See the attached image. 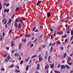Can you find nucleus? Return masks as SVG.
<instances>
[{"mask_svg":"<svg viewBox=\"0 0 73 73\" xmlns=\"http://www.w3.org/2000/svg\"><path fill=\"white\" fill-rule=\"evenodd\" d=\"M50 11H49L48 13H47V17H48V18L50 17V15H51L50 14Z\"/></svg>","mask_w":73,"mask_h":73,"instance_id":"obj_1","label":"nucleus"},{"mask_svg":"<svg viewBox=\"0 0 73 73\" xmlns=\"http://www.w3.org/2000/svg\"><path fill=\"white\" fill-rule=\"evenodd\" d=\"M14 26L15 27V28H16V29L18 28V25H17V23H15Z\"/></svg>","mask_w":73,"mask_h":73,"instance_id":"obj_2","label":"nucleus"},{"mask_svg":"<svg viewBox=\"0 0 73 73\" xmlns=\"http://www.w3.org/2000/svg\"><path fill=\"white\" fill-rule=\"evenodd\" d=\"M41 54H40V55L39 56V60L40 61V62L41 61H42V59L41 60V59H42V57H41Z\"/></svg>","mask_w":73,"mask_h":73,"instance_id":"obj_3","label":"nucleus"},{"mask_svg":"<svg viewBox=\"0 0 73 73\" xmlns=\"http://www.w3.org/2000/svg\"><path fill=\"white\" fill-rule=\"evenodd\" d=\"M31 34H27L25 35V37H31Z\"/></svg>","mask_w":73,"mask_h":73,"instance_id":"obj_4","label":"nucleus"},{"mask_svg":"<svg viewBox=\"0 0 73 73\" xmlns=\"http://www.w3.org/2000/svg\"><path fill=\"white\" fill-rule=\"evenodd\" d=\"M46 66H45V69H48L49 68V65H48V64H46Z\"/></svg>","mask_w":73,"mask_h":73,"instance_id":"obj_5","label":"nucleus"},{"mask_svg":"<svg viewBox=\"0 0 73 73\" xmlns=\"http://www.w3.org/2000/svg\"><path fill=\"white\" fill-rule=\"evenodd\" d=\"M36 69L37 70H39L40 69V64H37V66L36 67Z\"/></svg>","mask_w":73,"mask_h":73,"instance_id":"obj_6","label":"nucleus"},{"mask_svg":"<svg viewBox=\"0 0 73 73\" xmlns=\"http://www.w3.org/2000/svg\"><path fill=\"white\" fill-rule=\"evenodd\" d=\"M50 66L51 69L53 68V67H54V63H52V64H50Z\"/></svg>","mask_w":73,"mask_h":73,"instance_id":"obj_7","label":"nucleus"},{"mask_svg":"<svg viewBox=\"0 0 73 73\" xmlns=\"http://www.w3.org/2000/svg\"><path fill=\"white\" fill-rule=\"evenodd\" d=\"M65 68V66H64V65H62L61 66V69L62 70L63 69V68L64 69Z\"/></svg>","mask_w":73,"mask_h":73,"instance_id":"obj_8","label":"nucleus"},{"mask_svg":"<svg viewBox=\"0 0 73 73\" xmlns=\"http://www.w3.org/2000/svg\"><path fill=\"white\" fill-rule=\"evenodd\" d=\"M65 67H66L68 69H70V67H69V66H68L67 65H66Z\"/></svg>","mask_w":73,"mask_h":73,"instance_id":"obj_9","label":"nucleus"},{"mask_svg":"<svg viewBox=\"0 0 73 73\" xmlns=\"http://www.w3.org/2000/svg\"><path fill=\"white\" fill-rule=\"evenodd\" d=\"M28 69H29V65H27L26 68V70H28Z\"/></svg>","mask_w":73,"mask_h":73,"instance_id":"obj_10","label":"nucleus"},{"mask_svg":"<svg viewBox=\"0 0 73 73\" xmlns=\"http://www.w3.org/2000/svg\"><path fill=\"white\" fill-rule=\"evenodd\" d=\"M50 56H48V62H49V63H51V62L49 61H50Z\"/></svg>","mask_w":73,"mask_h":73,"instance_id":"obj_11","label":"nucleus"},{"mask_svg":"<svg viewBox=\"0 0 73 73\" xmlns=\"http://www.w3.org/2000/svg\"><path fill=\"white\" fill-rule=\"evenodd\" d=\"M57 34L61 35H62V33L60 31H58V33H57Z\"/></svg>","mask_w":73,"mask_h":73,"instance_id":"obj_12","label":"nucleus"},{"mask_svg":"<svg viewBox=\"0 0 73 73\" xmlns=\"http://www.w3.org/2000/svg\"><path fill=\"white\" fill-rule=\"evenodd\" d=\"M70 60H71V58H70V57H69L68 59L67 62V63H68V62H69Z\"/></svg>","mask_w":73,"mask_h":73,"instance_id":"obj_13","label":"nucleus"},{"mask_svg":"<svg viewBox=\"0 0 73 73\" xmlns=\"http://www.w3.org/2000/svg\"><path fill=\"white\" fill-rule=\"evenodd\" d=\"M2 9V5H1V3H0V11Z\"/></svg>","mask_w":73,"mask_h":73,"instance_id":"obj_14","label":"nucleus"},{"mask_svg":"<svg viewBox=\"0 0 73 73\" xmlns=\"http://www.w3.org/2000/svg\"><path fill=\"white\" fill-rule=\"evenodd\" d=\"M15 72H17V73H18V72L19 73V72H20V70H18L17 69H16L15 70Z\"/></svg>","mask_w":73,"mask_h":73,"instance_id":"obj_15","label":"nucleus"},{"mask_svg":"<svg viewBox=\"0 0 73 73\" xmlns=\"http://www.w3.org/2000/svg\"><path fill=\"white\" fill-rule=\"evenodd\" d=\"M19 8L17 7L16 8V9H15V11H19Z\"/></svg>","mask_w":73,"mask_h":73,"instance_id":"obj_16","label":"nucleus"},{"mask_svg":"<svg viewBox=\"0 0 73 73\" xmlns=\"http://www.w3.org/2000/svg\"><path fill=\"white\" fill-rule=\"evenodd\" d=\"M26 41H27L26 39H24V40L23 39L22 40V41H23V42H26Z\"/></svg>","mask_w":73,"mask_h":73,"instance_id":"obj_17","label":"nucleus"},{"mask_svg":"<svg viewBox=\"0 0 73 73\" xmlns=\"http://www.w3.org/2000/svg\"><path fill=\"white\" fill-rule=\"evenodd\" d=\"M54 72L55 73H61L60 72L58 71H56V70H55L54 71Z\"/></svg>","mask_w":73,"mask_h":73,"instance_id":"obj_18","label":"nucleus"},{"mask_svg":"<svg viewBox=\"0 0 73 73\" xmlns=\"http://www.w3.org/2000/svg\"><path fill=\"white\" fill-rule=\"evenodd\" d=\"M21 44L20 43L19 45V49H21Z\"/></svg>","mask_w":73,"mask_h":73,"instance_id":"obj_19","label":"nucleus"},{"mask_svg":"<svg viewBox=\"0 0 73 73\" xmlns=\"http://www.w3.org/2000/svg\"><path fill=\"white\" fill-rule=\"evenodd\" d=\"M21 28V25L19 23L18 25V29H20Z\"/></svg>","mask_w":73,"mask_h":73,"instance_id":"obj_20","label":"nucleus"},{"mask_svg":"<svg viewBox=\"0 0 73 73\" xmlns=\"http://www.w3.org/2000/svg\"><path fill=\"white\" fill-rule=\"evenodd\" d=\"M14 44H13V41H12L11 44V46H13Z\"/></svg>","mask_w":73,"mask_h":73,"instance_id":"obj_21","label":"nucleus"},{"mask_svg":"<svg viewBox=\"0 0 73 73\" xmlns=\"http://www.w3.org/2000/svg\"><path fill=\"white\" fill-rule=\"evenodd\" d=\"M52 49H53V47H52V46H51L50 51V53L52 52Z\"/></svg>","mask_w":73,"mask_h":73,"instance_id":"obj_22","label":"nucleus"},{"mask_svg":"<svg viewBox=\"0 0 73 73\" xmlns=\"http://www.w3.org/2000/svg\"><path fill=\"white\" fill-rule=\"evenodd\" d=\"M36 56H37L36 55H35L34 56H32V58H35V57H36Z\"/></svg>","mask_w":73,"mask_h":73,"instance_id":"obj_23","label":"nucleus"},{"mask_svg":"<svg viewBox=\"0 0 73 73\" xmlns=\"http://www.w3.org/2000/svg\"><path fill=\"white\" fill-rule=\"evenodd\" d=\"M66 56V53H65V54H64L63 56V57L64 58H65V57Z\"/></svg>","mask_w":73,"mask_h":73,"instance_id":"obj_24","label":"nucleus"},{"mask_svg":"<svg viewBox=\"0 0 73 73\" xmlns=\"http://www.w3.org/2000/svg\"><path fill=\"white\" fill-rule=\"evenodd\" d=\"M17 56V57H18L19 56V54L17 55V54L16 53V54H14V56Z\"/></svg>","mask_w":73,"mask_h":73,"instance_id":"obj_25","label":"nucleus"},{"mask_svg":"<svg viewBox=\"0 0 73 73\" xmlns=\"http://www.w3.org/2000/svg\"><path fill=\"white\" fill-rule=\"evenodd\" d=\"M57 42L58 44H59V45H60L61 44V42H60V41H59V40Z\"/></svg>","mask_w":73,"mask_h":73,"instance_id":"obj_26","label":"nucleus"},{"mask_svg":"<svg viewBox=\"0 0 73 73\" xmlns=\"http://www.w3.org/2000/svg\"><path fill=\"white\" fill-rule=\"evenodd\" d=\"M14 66V65L13 64H12L10 66V67L11 68H13Z\"/></svg>","mask_w":73,"mask_h":73,"instance_id":"obj_27","label":"nucleus"},{"mask_svg":"<svg viewBox=\"0 0 73 73\" xmlns=\"http://www.w3.org/2000/svg\"><path fill=\"white\" fill-rule=\"evenodd\" d=\"M1 71H4L5 70V69L4 68H1Z\"/></svg>","mask_w":73,"mask_h":73,"instance_id":"obj_28","label":"nucleus"},{"mask_svg":"<svg viewBox=\"0 0 73 73\" xmlns=\"http://www.w3.org/2000/svg\"><path fill=\"white\" fill-rule=\"evenodd\" d=\"M60 50H64V47H63V46H62L61 48H60Z\"/></svg>","mask_w":73,"mask_h":73,"instance_id":"obj_29","label":"nucleus"},{"mask_svg":"<svg viewBox=\"0 0 73 73\" xmlns=\"http://www.w3.org/2000/svg\"><path fill=\"white\" fill-rule=\"evenodd\" d=\"M12 29H11L9 31V34H11V33L12 32Z\"/></svg>","mask_w":73,"mask_h":73,"instance_id":"obj_30","label":"nucleus"},{"mask_svg":"<svg viewBox=\"0 0 73 73\" xmlns=\"http://www.w3.org/2000/svg\"><path fill=\"white\" fill-rule=\"evenodd\" d=\"M12 22V19H11L9 20V23H11Z\"/></svg>","mask_w":73,"mask_h":73,"instance_id":"obj_31","label":"nucleus"},{"mask_svg":"<svg viewBox=\"0 0 73 73\" xmlns=\"http://www.w3.org/2000/svg\"><path fill=\"white\" fill-rule=\"evenodd\" d=\"M68 64V65H72V63H70V62H68V63H67Z\"/></svg>","mask_w":73,"mask_h":73,"instance_id":"obj_32","label":"nucleus"},{"mask_svg":"<svg viewBox=\"0 0 73 73\" xmlns=\"http://www.w3.org/2000/svg\"><path fill=\"white\" fill-rule=\"evenodd\" d=\"M65 42L66 43L68 42V39H66L65 40Z\"/></svg>","mask_w":73,"mask_h":73,"instance_id":"obj_33","label":"nucleus"},{"mask_svg":"<svg viewBox=\"0 0 73 73\" xmlns=\"http://www.w3.org/2000/svg\"><path fill=\"white\" fill-rule=\"evenodd\" d=\"M29 58H30V57H29L28 59H26L25 61H28V60L29 59Z\"/></svg>","mask_w":73,"mask_h":73,"instance_id":"obj_34","label":"nucleus"},{"mask_svg":"<svg viewBox=\"0 0 73 73\" xmlns=\"http://www.w3.org/2000/svg\"><path fill=\"white\" fill-rule=\"evenodd\" d=\"M73 35L71 37V38L70 40V41H72V39H73Z\"/></svg>","mask_w":73,"mask_h":73,"instance_id":"obj_35","label":"nucleus"},{"mask_svg":"<svg viewBox=\"0 0 73 73\" xmlns=\"http://www.w3.org/2000/svg\"><path fill=\"white\" fill-rule=\"evenodd\" d=\"M56 45V43L55 42H54L52 43V45L54 46V45Z\"/></svg>","mask_w":73,"mask_h":73,"instance_id":"obj_36","label":"nucleus"},{"mask_svg":"<svg viewBox=\"0 0 73 73\" xmlns=\"http://www.w3.org/2000/svg\"><path fill=\"white\" fill-rule=\"evenodd\" d=\"M36 27H34L33 29V31H35V30L36 29Z\"/></svg>","mask_w":73,"mask_h":73,"instance_id":"obj_37","label":"nucleus"},{"mask_svg":"<svg viewBox=\"0 0 73 73\" xmlns=\"http://www.w3.org/2000/svg\"><path fill=\"white\" fill-rule=\"evenodd\" d=\"M45 46H46V45L44 44V45H43V49H44V48H45Z\"/></svg>","mask_w":73,"mask_h":73,"instance_id":"obj_38","label":"nucleus"},{"mask_svg":"<svg viewBox=\"0 0 73 73\" xmlns=\"http://www.w3.org/2000/svg\"><path fill=\"white\" fill-rule=\"evenodd\" d=\"M50 36H51V39H52V38H53V36H52V35H50L49 36V37H50Z\"/></svg>","mask_w":73,"mask_h":73,"instance_id":"obj_39","label":"nucleus"},{"mask_svg":"<svg viewBox=\"0 0 73 73\" xmlns=\"http://www.w3.org/2000/svg\"><path fill=\"white\" fill-rule=\"evenodd\" d=\"M7 58L8 59V60H10V59H11V58L9 57V56H8Z\"/></svg>","mask_w":73,"mask_h":73,"instance_id":"obj_40","label":"nucleus"},{"mask_svg":"<svg viewBox=\"0 0 73 73\" xmlns=\"http://www.w3.org/2000/svg\"><path fill=\"white\" fill-rule=\"evenodd\" d=\"M16 68H17L18 69H19V66H16Z\"/></svg>","mask_w":73,"mask_h":73,"instance_id":"obj_41","label":"nucleus"},{"mask_svg":"<svg viewBox=\"0 0 73 73\" xmlns=\"http://www.w3.org/2000/svg\"><path fill=\"white\" fill-rule=\"evenodd\" d=\"M66 37V35L65 34V35H64L63 36V38H65V37Z\"/></svg>","mask_w":73,"mask_h":73,"instance_id":"obj_42","label":"nucleus"},{"mask_svg":"<svg viewBox=\"0 0 73 73\" xmlns=\"http://www.w3.org/2000/svg\"><path fill=\"white\" fill-rule=\"evenodd\" d=\"M7 54H5L4 56H3V57H7Z\"/></svg>","mask_w":73,"mask_h":73,"instance_id":"obj_43","label":"nucleus"},{"mask_svg":"<svg viewBox=\"0 0 73 73\" xmlns=\"http://www.w3.org/2000/svg\"><path fill=\"white\" fill-rule=\"evenodd\" d=\"M23 20H24V21H25V20H26V19L24 17H23L22 18Z\"/></svg>","mask_w":73,"mask_h":73,"instance_id":"obj_44","label":"nucleus"},{"mask_svg":"<svg viewBox=\"0 0 73 73\" xmlns=\"http://www.w3.org/2000/svg\"><path fill=\"white\" fill-rule=\"evenodd\" d=\"M23 61L22 60L20 62V64H23Z\"/></svg>","mask_w":73,"mask_h":73,"instance_id":"obj_45","label":"nucleus"},{"mask_svg":"<svg viewBox=\"0 0 73 73\" xmlns=\"http://www.w3.org/2000/svg\"><path fill=\"white\" fill-rule=\"evenodd\" d=\"M56 33H54L53 34V36H54V37H56Z\"/></svg>","mask_w":73,"mask_h":73,"instance_id":"obj_46","label":"nucleus"},{"mask_svg":"<svg viewBox=\"0 0 73 73\" xmlns=\"http://www.w3.org/2000/svg\"><path fill=\"white\" fill-rule=\"evenodd\" d=\"M41 47H39L38 48V50H40L41 49Z\"/></svg>","mask_w":73,"mask_h":73,"instance_id":"obj_47","label":"nucleus"},{"mask_svg":"<svg viewBox=\"0 0 73 73\" xmlns=\"http://www.w3.org/2000/svg\"><path fill=\"white\" fill-rule=\"evenodd\" d=\"M7 20H6L4 23V24H5L6 23H7Z\"/></svg>","mask_w":73,"mask_h":73,"instance_id":"obj_48","label":"nucleus"},{"mask_svg":"<svg viewBox=\"0 0 73 73\" xmlns=\"http://www.w3.org/2000/svg\"><path fill=\"white\" fill-rule=\"evenodd\" d=\"M33 44H32L31 45V47H33Z\"/></svg>","mask_w":73,"mask_h":73,"instance_id":"obj_49","label":"nucleus"},{"mask_svg":"<svg viewBox=\"0 0 73 73\" xmlns=\"http://www.w3.org/2000/svg\"><path fill=\"white\" fill-rule=\"evenodd\" d=\"M6 49H7V50H9V48L8 47H7L6 48Z\"/></svg>","mask_w":73,"mask_h":73,"instance_id":"obj_50","label":"nucleus"},{"mask_svg":"<svg viewBox=\"0 0 73 73\" xmlns=\"http://www.w3.org/2000/svg\"><path fill=\"white\" fill-rule=\"evenodd\" d=\"M38 3H41V1H39V0H38Z\"/></svg>","mask_w":73,"mask_h":73,"instance_id":"obj_51","label":"nucleus"},{"mask_svg":"<svg viewBox=\"0 0 73 73\" xmlns=\"http://www.w3.org/2000/svg\"><path fill=\"white\" fill-rule=\"evenodd\" d=\"M38 5H39V3H38V2H37V3H36V5H37V6H38Z\"/></svg>","mask_w":73,"mask_h":73,"instance_id":"obj_52","label":"nucleus"},{"mask_svg":"<svg viewBox=\"0 0 73 73\" xmlns=\"http://www.w3.org/2000/svg\"><path fill=\"white\" fill-rule=\"evenodd\" d=\"M10 4H7L6 5V6H7V7L9 6V5Z\"/></svg>","mask_w":73,"mask_h":73,"instance_id":"obj_53","label":"nucleus"},{"mask_svg":"<svg viewBox=\"0 0 73 73\" xmlns=\"http://www.w3.org/2000/svg\"><path fill=\"white\" fill-rule=\"evenodd\" d=\"M5 61H6V62H8V60L6 59L5 60Z\"/></svg>","mask_w":73,"mask_h":73,"instance_id":"obj_54","label":"nucleus"},{"mask_svg":"<svg viewBox=\"0 0 73 73\" xmlns=\"http://www.w3.org/2000/svg\"><path fill=\"white\" fill-rule=\"evenodd\" d=\"M31 42H29V44H28V45H29L31 44Z\"/></svg>","mask_w":73,"mask_h":73,"instance_id":"obj_55","label":"nucleus"},{"mask_svg":"<svg viewBox=\"0 0 73 73\" xmlns=\"http://www.w3.org/2000/svg\"><path fill=\"white\" fill-rule=\"evenodd\" d=\"M69 17V16H68L65 18V19H68Z\"/></svg>","mask_w":73,"mask_h":73,"instance_id":"obj_56","label":"nucleus"},{"mask_svg":"<svg viewBox=\"0 0 73 73\" xmlns=\"http://www.w3.org/2000/svg\"><path fill=\"white\" fill-rule=\"evenodd\" d=\"M34 32H38V30H37V29L36 30L34 31Z\"/></svg>","mask_w":73,"mask_h":73,"instance_id":"obj_57","label":"nucleus"},{"mask_svg":"<svg viewBox=\"0 0 73 73\" xmlns=\"http://www.w3.org/2000/svg\"><path fill=\"white\" fill-rule=\"evenodd\" d=\"M68 24H66L65 25V27H68Z\"/></svg>","mask_w":73,"mask_h":73,"instance_id":"obj_58","label":"nucleus"},{"mask_svg":"<svg viewBox=\"0 0 73 73\" xmlns=\"http://www.w3.org/2000/svg\"><path fill=\"white\" fill-rule=\"evenodd\" d=\"M50 31H53V29L52 28H50Z\"/></svg>","mask_w":73,"mask_h":73,"instance_id":"obj_59","label":"nucleus"},{"mask_svg":"<svg viewBox=\"0 0 73 73\" xmlns=\"http://www.w3.org/2000/svg\"><path fill=\"white\" fill-rule=\"evenodd\" d=\"M7 10L6 9H5L4 11V12H7Z\"/></svg>","mask_w":73,"mask_h":73,"instance_id":"obj_60","label":"nucleus"},{"mask_svg":"<svg viewBox=\"0 0 73 73\" xmlns=\"http://www.w3.org/2000/svg\"><path fill=\"white\" fill-rule=\"evenodd\" d=\"M43 35H41L40 37H39L38 38H41V37H42V36Z\"/></svg>","mask_w":73,"mask_h":73,"instance_id":"obj_61","label":"nucleus"},{"mask_svg":"<svg viewBox=\"0 0 73 73\" xmlns=\"http://www.w3.org/2000/svg\"><path fill=\"white\" fill-rule=\"evenodd\" d=\"M14 52H15V51H14V50H13L12 51V53H14Z\"/></svg>","mask_w":73,"mask_h":73,"instance_id":"obj_62","label":"nucleus"},{"mask_svg":"<svg viewBox=\"0 0 73 73\" xmlns=\"http://www.w3.org/2000/svg\"><path fill=\"white\" fill-rule=\"evenodd\" d=\"M61 66V65L60 64H59L58 67V68H60V66Z\"/></svg>","mask_w":73,"mask_h":73,"instance_id":"obj_63","label":"nucleus"},{"mask_svg":"<svg viewBox=\"0 0 73 73\" xmlns=\"http://www.w3.org/2000/svg\"><path fill=\"white\" fill-rule=\"evenodd\" d=\"M5 35V34L4 33H3V35H2V36H4Z\"/></svg>","mask_w":73,"mask_h":73,"instance_id":"obj_64","label":"nucleus"}]
</instances>
